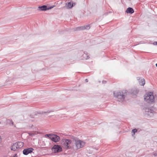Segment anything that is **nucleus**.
I'll return each mask as SVG.
<instances>
[{
	"instance_id": "obj_24",
	"label": "nucleus",
	"mask_w": 157,
	"mask_h": 157,
	"mask_svg": "<svg viewBox=\"0 0 157 157\" xmlns=\"http://www.w3.org/2000/svg\"><path fill=\"white\" fill-rule=\"evenodd\" d=\"M153 155H154L155 156H157V153H153Z\"/></svg>"
},
{
	"instance_id": "obj_18",
	"label": "nucleus",
	"mask_w": 157,
	"mask_h": 157,
	"mask_svg": "<svg viewBox=\"0 0 157 157\" xmlns=\"http://www.w3.org/2000/svg\"><path fill=\"white\" fill-rule=\"evenodd\" d=\"M67 5V7L69 9H71L73 7V6L71 5V2H69L67 3V4L66 3V6Z\"/></svg>"
},
{
	"instance_id": "obj_3",
	"label": "nucleus",
	"mask_w": 157,
	"mask_h": 157,
	"mask_svg": "<svg viewBox=\"0 0 157 157\" xmlns=\"http://www.w3.org/2000/svg\"><path fill=\"white\" fill-rule=\"evenodd\" d=\"M45 136L48 137L52 141L56 143L59 142L60 140L59 136L55 134H46L45 135Z\"/></svg>"
},
{
	"instance_id": "obj_14",
	"label": "nucleus",
	"mask_w": 157,
	"mask_h": 157,
	"mask_svg": "<svg viewBox=\"0 0 157 157\" xmlns=\"http://www.w3.org/2000/svg\"><path fill=\"white\" fill-rule=\"evenodd\" d=\"M18 148L17 145L16 143L13 144V145L11 146V150L13 151H15Z\"/></svg>"
},
{
	"instance_id": "obj_31",
	"label": "nucleus",
	"mask_w": 157,
	"mask_h": 157,
	"mask_svg": "<svg viewBox=\"0 0 157 157\" xmlns=\"http://www.w3.org/2000/svg\"><path fill=\"white\" fill-rule=\"evenodd\" d=\"M74 145H73V147H74Z\"/></svg>"
},
{
	"instance_id": "obj_9",
	"label": "nucleus",
	"mask_w": 157,
	"mask_h": 157,
	"mask_svg": "<svg viewBox=\"0 0 157 157\" xmlns=\"http://www.w3.org/2000/svg\"><path fill=\"white\" fill-rule=\"evenodd\" d=\"M144 109L145 110V115H147V116L151 117L153 115V112L154 111L151 109H149L148 108H144Z\"/></svg>"
},
{
	"instance_id": "obj_30",
	"label": "nucleus",
	"mask_w": 157,
	"mask_h": 157,
	"mask_svg": "<svg viewBox=\"0 0 157 157\" xmlns=\"http://www.w3.org/2000/svg\"><path fill=\"white\" fill-rule=\"evenodd\" d=\"M156 66L157 67V63L155 64Z\"/></svg>"
},
{
	"instance_id": "obj_13",
	"label": "nucleus",
	"mask_w": 157,
	"mask_h": 157,
	"mask_svg": "<svg viewBox=\"0 0 157 157\" xmlns=\"http://www.w3.org/2000/svg\"><path fill=\"white\" fill-rule=\"evenodd\" d=\"M125 12L127 13L132 14L134 13V11L132 8L129 7L127 8Z\"/></svg>"
},
{
	"instance_id": "obj_26",
	"label": "nucleus",
	"mask_w": 157,
	"mask_h": 157,
	"mask_svg": "<svg viewBox=\"0 0 157 157\" xmlns=\"http://www.w3.org/2000/svg\"><path fill=\"white\" fill-rule=\"evenodd\" d=\"M85 82H88V80L87 79H86L85 80Z\"/></svg>"
},
{
	"instance_id": "obj_10",
	"label": "nucleus",
	"mask_w": 157,
	"mask_h": 157,
	"mask_svg": "<svg viewBox=\"0 0 157 157\" xmlns=\"http://www.w3.org/2000/svg\"><path fill=\"white\" fill-rule=\"evenodd\" d=\"M139 90L136 88H133L131 89L128 92V93L132 95H135L136 96L138 94Z\"/></svg>"
},
{
	"instance_id": "obj_23",
	"label": "nucleus",
	"mask_w": 157,
	"mask_h": 157,
	"mask_svg": "<svg viewBox=\"0 0 157 157\" xmlns=\"http://www.w3.org/2000/svg\"><path fill=\"white\" fill-rule=\"evenodd\" d=\"M29 134L30 136H32L33 135H34V133H29Z\"/></svg>"
},
{
	"instance_id": "obj_7",
	"label": "nucleus",
	"mask_w": 157,
	"mask_h": 157,
	"mask_svg": "<svg viewBox=\"0 0 157 157\" xmlns=\"http://www.w3.org/2000/svg\"><path fill=\"white\" fill-rule=\"evenodd\" d=\"M55 6V5L52 6H47V5H43L38 6V9L39 10L41 11H46L51 9Z\"/></svg>"
},
{
	"instance_id": "obj_28",
	"label": "nucleus",
	"mask_w": 157,
	"mask_h": 157,
	"mask_svg": "<svg viewBox=\"0 0 157 157\" xmlns=\"http://www.w3.org/2000/svg\"><path fill=\"white\" fill-rule=\"evenodd\" d=\"M1 141H2L1 138V136H0V143H1Z\"/></svg>"
},
{
	"instance_id": "obj_1",
	"label": "nucleus",
	"mask_w": 157,
	"mask_h": 157,
	"mask_svg": "<svg viewBox=\"0 0 157 157\" xmlns=\"http://www.w3.org/2000/svg\"><path fill=\"white\" fill-rule=\"evenodd\" d=\"M144 100L149 104H152L155 102V97L153 92H147L144 96Z\"/></svg>"
},
{
	"instance_id": "obj_15",
	"label": "nucleus",
	"mask_w": 157,
	"mask_h": 157,
	"mask_svg": "<svg viewBox=\"0 0 157 157\" xmlns=\"http://www.w3.org/2000/svg\"><path fill=\"white\" fill-rule=\"evenodd\" d=\"M18 148H21L23 147L24 145V143L22 142H17L16 143Z\"/></svg>"
},
{
	"instance_id": "obj_21",
	"label": "nucleus",
	"mask_w": 157,
	"mask_h": 157,
	"mask_svg": "<svg viewBox=\"0 0 157 157\" xmlns=\"http://www.w3.org/2000/svg\"><path fill=\"white\" fill-rule=\"evenodd\" d=\"M6 121L10 124H12V125H13V122L11 119H7Z\"/></svg>"
},
{
	"instance_id": "obj_29",
	"label": "nucleus",
	"mask_w": 157,
	"mask_h": 157,
	"mask_svg": "<svg viewBox=\"0 0 157 157\" xmlns=\"http://www.w3.org/2000/svg\"><path fill=\"white\" fill-rule=\"evenodd\" d=\"M30 117H31V118H32V117H32V115H30Z\"/></svg>"
},
{
	"instance_id": "obj_5",
	"label": "nucleus",
	"mask_w": 157,
	"mask_h": 157,
	"mask_svg": "<svg viewBox=\"0 0 157 157\" xmlns=\"http://www.w3.org/2000/svg\"><path fill=\"white\" fill-rule=\"evenodd\" d=\"M75 147L76 150H77L78 149L82 147L85 145V143L80 140H75Z\"/></svg>"
},
{
	"instance_id": "obj_25",
	"label": "nucleus",
	"mask_w": 157,
	"mask_h": 157,
	"mask_svg": "<svg viewBox=\"0 0 157 157\" xmlns=\"http://www.w3.org/2000/svg\"><path fill=\"white\" fill-rule=\"evenodd\" d=\"M75 3H74L73 2H72V3H71V5H73V7L75 6Z\"/></svg>"
},
{
	"instance_id": "obj_20",
	"label": "nucleus",
	"mask_w": 157,
	"mask_h": 157,
	"mask_svg": "<svg viewBox=\"0 0 157 157\" xmlns=\"http://www.w3.org/2000/svg\"><path fill=\"white\" fill-rule=\"evenodd\" d=\"M83 26H84L85 27L84 28V30L86 29L88 30L90 28V24H88L86 25H84Z\"/></svg>"
},
{
	"instance_id": "obj_6",
	"label": "nucleus",
	"mask_w": 157,
	"mask_h": 157,
	"mask_svg": "<svg viewBox=\"0 0 157 157\" xmlns=\"http://www.w3.org/2000/svg\"><path fill=\"white\" fill-rule=\"evenodd\" d=\"M52 150L54 153H58L62 151L61 146L59 145H55L52 148Z\"/></svg>"
},
{
	"instance_id": "obj_19",
	"label": "nucleus",
	"mask_w": 157,
	"mask_h": 157,
	"mask_svg": "<svg viewBox=\"0 0 157 157\" xmlns=\"http://www.w3.org/2000/svg\"><path fill=\"white\" fill-rule=\"evenodd\" d=\"M137 132V130L136 128H134L132 130V136L133 137L134 136L135 133Z\"/></svg>"
},
{
	"instance_id": "obj_22",
	"label": "nucleus",
	"mask_w": 157,
	"mask_h": 157,
	"mask_svg": "<svg viewBox=\"0 0 157 157\" xmlns=\"http://www.w3.org/2000/svg\"><path fill=\"white\" fill-rule=\"evenodd\" d=\"M106 82H107V81H106L104 80H103L102 82V83L103 84H105L106 83Z\"/></svg>"
},
{
	"instance_id": "obj_8",
	"label": "nucleus",
	"mask_w": 157,
	"mask_h": 157,
	"mask_svg": "<svg viewBox=\"0 0 157 157\" xmlns=\"http://www.w3.org/2000/svg\"><path fill=\"white\" fill-rule=\"evenodd\" d=\"M34 150V149L32 147L27 148L24 149L23 151V153L24 155H27L31 153Z\"/></svg>"
},
{
	"instance_id": "obj_2",
	"label": "nucleus",
	"mask_w": 157,
	"mask_h": 157,
	"mask_svg": "<svg viewBox=\"0 0 157 157\" xmlns=\"http://www.w3.org/2000/svg\"><path fill=\"white\" fill-rule=\"evenodd\" d=\"M127 92V90H123L116 93L115 92H113V95L115 97L120 100H119V101H123L124 100Z\"/></svg>"
},
{
	"instance_id": "obj_4",
	"label": "nucleus",
	"mask_w": 157,
	"mask_h": 157,
	"mask_svg": "<svg viewBox=\"0 0 157 157\" xmlns=\"http://www.w3.org/2000/svg\"><path fill=\"white\" fill-rule=\"evenodd\" d=\"M61 144L63 145L64 148L66 149H70L71 148V146L69 144L71 143V140L68 139H63L61 141Z\"/></svg>"
},
{
	"instance_id": "obj_17",
	"label": "nucleus",
	"mask_w": 157,
	"mask_h": 157,
	"mask_svg": "<svg viewBox=\"0 0 157 157\" xmlns=\"http://www.w3.org/2000/svg\"><path fill=\"white\" fill-rule=\"evenodd\" d=\"M83 57L85 59H87L90 58L89 55H88V53L87 52H84V54L83 55Z\"/></svg>"
},
{
	"instance_id": "obj_11",
	"label": "nucleus",
	"mask_w": 157,
	"mask_h": 157,
	"mask_svg": "<svg viewBox=\"0 0 157 157\" xmlns=\"http://www.w3.org/2000/svg\"><path fill=\"white\" fill-rule=\"evenodd\" d=\"M53 111H50L48 110L47 112H43L42 111H36L35 112L34 114V115H37L38 114H42L43 113L46 114L47 113H49L51 112H53Z\"/></svg>"
},
{
	"instance_id": "obj_27",
	"label": "nucleus",
	"mask_w": 157,
	"mask_h": 157,
	"mask_svg": "<svg viewBox=\"0 0 157 157\" xmlns=\"http://www.w3.org/2000/svg\"><path fill=\"white\" fill-rule=\"evenodd\" d=\"M154 44L157 45V42H155L153 43Z\"/></svg>"
},
{
	"instance_id": "obj_16",
	"label": "nucleus",
	"mask_w": 157,
	"mask_h": 157,
	"mask_svg": "<svg viewBox=\"0 0 157 157\" xmlns=\"http://www.w3.org/2000/svg\"><path fill=\"white\" fill-rule=\"evenodd\" d=\"M85 27L83 26L78 27L75 28L74 30L75 31H80L84 30Z\"/></svg>"
},
{
	"instance_id": "obj_12",
	"label": "nucleus",
	"mask_w": 157,
	"mask_h": 157,
	"mask_svg": "<svg viewBox=\"0 0 157 157\" xmlns=\"http://www.w3.org/2000/svg\"><path fill=\"white\" fill-rule=\"evenodd\" d=\"M137 80L138 81L139 84L141 86H143L145 84V81L144 78H141L140 77H137Z\"/></svg>"
}]
</instances>
